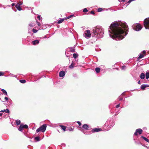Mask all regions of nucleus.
<instances>
[{"label":"nucleus","mask_w":149,"mask_h":149,"mask_svg":"<svg viewBox=\"0 0 149 149\" xmlns=\"http://www.w3.org/2000/svg\"><path fill=\"white\" fill-rule=\"evenodd\" d=\"M110 37L113 39L119 40L123 39L128 32V26L125 22H113L109 28Z\"/></svg>","instance_id":"nucleus-1"},{"label":"nucleus","mask_w":149,"mask_h":149,"mask_svg":"<svg viewBox=\"0 0 149 149\" xmlns=\"http://www.w3.org/2000/svg\"><path fill=\"white\" fill-rule=\"evenodd\" d=\"M104 33L103 29L100 26H97L93 28L91 32L92 37L97 38H100L103 36Z\"/></svg>","instance_id":"nucleus-2"},{"label":"nucleus","mask_w":149,"mask_h":149,"mask_svg":"<svg viewBox=\"0 0 149 149\" xmlns=\"http://www.w3.org/2000/svg\"><path fill=\"white\" fill-rule=\"evenodd\" d=\"M46 125L45 124H43L37 129L36 130V132L37 133H38L39 132L41 131L42 132H44L46 130Z\"/></svg>","instance_id":"nucleus-3"},{"label":"nucleus","mask_w":149,"mask_h":149,"mask_svg":"<svg viewBox=\"0 0 149 149\" xmlns=\"http://www.w3.org/2000/svg\"><path fill=\"white\" fill-rule=\"evenodd\" d=\"M143 24L146 29H149V18H146L144 20Z\"/></svg>","instance_id":"nucleus-4"},{"label":"nucleus","mask_w":149,"mask_h":149,"mask_svg":"<svg viewBox=\"0 0 149 149\" xmlns=\"http://www.w3.org/2000/svg\"><path fill=\"white\" fill-rule=\"evenodd\" d=\"M114 125V123L113 122L112 120L111 119L108 120L105 124V126L107 125V126H109V127L110 128L113 126Z\"/></svg>","instance_id":"nucleus-5"},{"label":"nucleus","mask_w":149,"mask_h":149,"mask_svg":"<svg viewBox=\"0 0 149 149\" xmlns=\"http://www.w3.org/2000/svg\"><path fill=\"white\" fill-rule=\"evenodd\" d=\"M143 130L141 129H138L136 130L135 132H134V135L135 136H137L138 135V133L139 134H141L142 133Z\"/></svg>","instance_id":"nucleus-6"},{"label":"nucleus","mask_w":149,"mask_h":149,"mask_svg":"<svg viewBox=\"0 0 149 149\" xmlns=\"http://www.w3.org/2000/svg\"><path fill=\"white\" fill-rule=\"evenodd\" d=\"M86 33L84 34H85V36L86 37L89 38L91 37V33L90 31L89 30H87L85 31Z\"/></svg>","instance_id":"nucleus-7"},{"label":"nucleus","mask_w":149,"mask_h":149,"mask_svg":"<svg viewBox=\"0 0 149 149\" xmlns=\"http://www.w3.org/2000/svg\"><path fill=\"white\" fill-rule=\"evenodd\" d=\"M142 27L139 24H137L134 29V30L136 31H139L142 29Z\"/></svg>","instance_id":"nucleus-8"},{"label":"nucleus","mask_w":149,"mask_h":149,"mask_svg":"<svg viewBox=\"0 0 149 149\" xmlns=\"http://www.w3.org/2000/svg\"><path fill=\"white\" fill-rule=\"evenodd\" d=\"M102 130L100 128H96L93 129L92 130V132L93 133L97 132Z\"/></svg>","instance_id":"nucleus-9"},{"label":"nucleus","mask_w":149,"mask_h":149,"mask_svg":"<svg viewBox=\"0 0 149 149\" xmlns=\"http://www.w3.org/2000/svg\"><path fill=\"white\" fill-rule=\"evenodd\" d=\"M82 128L86 130H90V128L89 127L88 125L86 124H84L82 126Z\"/></svg>","instance_id":"nucleus-10"},{"label":"nucleus","mask_w":149,"mask_h":149,"mask_svg":"<svg viewBox=\"0 0 149 149\" xmlns=\"http://www.w3.org/2000/svg\"><path fill=\"white\" fill-rule=\"evenodd\" d=\"M65 72L64 71H61L59 73V76L60 77H63L65 75Z\"/></svg>","instance_id":"nucleus-11"},{"label":"nucleus","mask_w":149,"mask_h":149,"mask_svg":"<svg viewBox=\"0 0 149 149\" xmlns=\"http://www.w3.org/2000/svg\"><path fill=\"white\" fill-rule=\"evenodd\" d=\"M147 87H149L148 85L142 84L141 86V88L142 90L143 91L145 90V88Z\"/></svg>","instance_id":"nucleus-12"},{"label":"nucleus","mask_w":149,"mask_h":149,"mask_svg":"<svg viewBox=\"0 0 149 149\" xmlns=\"http://www.w3.org/2000/svg\"><path fill=\"white\" fill-rule=\"evenodd\" d=\"M20 6L18 3L16 4L15 5V8L19 11H21L22 10V8Z\"/></svg>","instance_id":"nucleus-13"},{"label":"nucleus","mask_w":149,"mask_h":149,"mask_svg":"<svg viewBox=\"0 0 149 149\" xmlns=\"http://www.w3.org/2000/svg\"><path fill=\"white\" fill-rule=\"evenodd\" d=\"M32 43L33 45H36L39 43V41L38 40H35L33 41L32 42Z\"/></svg>","instance_id":"nucleus-14"},{"label":"nucleus","mask_w":149,"mask_h":149,"mask_svg":"<svg viewBox=\"0 0 149 149\" xmlns=\"http://www.w3.org/2000/svg\"><path fill=\"white\" fill-rule=\"evenodd\" d=\"M68 49H69V51L71 52H75V49L74 47H68Z\"/></svg>","instance_id":"nucleus-15"},{"label":"nucleus","mask_w":149,"mask_h":149,"mask_svg":"<svg viewBox=\"0 0 149 149\" xmlns=\"http://www.w3.org/2000/svg\"><path fill=\"white\" fill-rule=\"evenodd\" d=\"M140 78L142 79H143L145 77V74L143 73H141L140 76Z\"/></svg>","instance_id":"nucleus-16"},{"label":"nucleus","mask_w":149,"mask_h":149,"mask_svg":"<svg viewBox=\"0 0 149 149\" xmlns=\"http://www.w3.org/2000/svg\"><path fill=\"white\" fill-rule=\"evenodd\" d=\"M60 126L61 127V129L63 130L64 131H65L66 129V126H63V125H60Z\"/></svg>","instance_id":"nucleus-17"},{"label":"nucleus","mask_w":149,"mask_h":149,"mask_svg":"<svg viewBox=\"0 0 149 149\" xmlns=\"http://www.w3.org/2000/svg\"><path fill=\"white\" fill-rule=\"evenodd\" d=\"M141 137L143 139L149 143V140L148 139L142 136H141Z\"/></svg>","instance_id":"nucleus-18"},{"label":"nucleus","mask_w":149,"mask_h":149,"mask_svg":"<svg viewBox=\"0 0 149 149\" xmlns=\"http://www.w3.org/2000/svg\"><path fill=\"white\" fill-rule=\"evenodd\" d=\"M23 128V125L21 124L20 125L19 127L18 128V130L20 131H22V130Z\"/></svg>","instance_id":"nucleus-19"},{"label":"nucleus","mask_w":149,"mask_h":149,"mask_svg":"<svg viewBox=\"0 0 149 149\" xmlns=\"http://www.w3.org/2000/svg\"><path fill=\"white\" fill-rule=\"evenodd\" d=\"M1 90L3 92V93L5 94V95H7V92L5 89H2Z\"/></svg>","instance_id":"nucleus-20"},{"label":"nucleus","mask_w":149,"mask_h":149,"mask_svg":"<svg viewBox=\"0 0 149 149\" xmlns=\"http://www.w3.org/2000/svg\"><path fill=\"white\" fill-rule=\"evenodd\" d=\"M146 79H148L149 78V71L146 72Z\"/></svg>","instance_id":"nucleus-21"},{"label":"nucleus","mask_w":149,"mask_h":149,"mask_svg":"<svg viewBox=\"0 0 149 149\" xmlns=\"http://www.w3.org/2000/svg\"><path fill=\"white\" fill-rule=\"evenodd\" d=\"M95 70L96 73H97L100 72V68H95Z\"/></svg>","instance_id":"nucleus-22"},{"label":"nucleus","mask_w":149,"mask_h":149,"mask_svg":"<svg viewBox=\"0 0 149 149\" xmlns=\"http://www.w3.org/2000/svg\"><path fill=\"white\" fill-rule=\"evenodd\" d=\"M34 140L36 141H40V137L39 136L36 137L34 138Z\"/></svg>","instance_id":"nucleus-23"},{"label":"nucleus","mask_w":149,"mask_h":149,"mask_svg":"<svg viewBox=\"0 0 149 149\" xmlns=\"http://www.w3.org/2000/svg\"><path fill=\"white\" fill-rule=\"evenodd\" d=\"M143 55L141 54H140L139 57L137 58V61H139L141 58H143Z\"/></svg>","instance_id":"nucleus-24"},{"label":"nucleus","mask_w":149,"mask_h":149,"mask_svg":"<svg viewBox=\"0 0 149 149\" xmlns=\"http://www.w3.org/2000/svg\"><path fill=\"white\" fill-rule=\"evenodd\" d=\"M64 20V19H62L59 20L57 23L58 24H60L62 23Z\"/></svg>","instance_id":"nucleus-25"},{"label":"nucleus","mask_w":149,"mask_h":149,"mask_svg":"<svg viewBox=\"0 0 149 149\" xmlns=\"http://www.w3.org/2000/svg\"><path fill=\"white\" fill-rule=\"evenodd\" d=\"M73 57L74 58H76L78 56V55L77 53H74L73 54Z\"/></svg>","instance_id":"nucleus-26"},{"label":"nucleus","mask_w":149,"mask_h":149,"mask_svg":"<svg viewBox=\"0 0 149 149\" xmlns=\"http://www.w3.org/2000/svg\"><path fill=\"white\" fill-rule=\"evenodd\" d=\"M23 0H20L18 2H17V4L18 3L19 5H21L23 4Z\"/></svg>","instance_id":"nucleus-27"},{"label":"nucleus","mask_w":149,"mask_h":149,"mask_svg":"<svg viewBox=\"0 0 149 149\" xmlns=\"http://www.w3.org/2000/svg\"><path fill=\"white\" fill-rule=\"evenodd\" d=\"M73 61L71 63V64L69 66L70 68H72L74 67L75 66V64H73Z\"/></svg>","instance_id":"nucleus-28"},{"label":"nucleus","mask_w":149,"mask_h":149,"mask_svg":"<svg viewBox=\"0 0 149 149\" xmlns=\"http://www.w3.org/2000/svg\"><path fill=\"white\" fill-rule=\"evenodd\" d=\"M84 134H91V132H84L83 131H82Z\"/></svg>","instance_id":"nucleus-29"},{"label":"nucleus","mask_w":149,"mask_h":149,"mask_svg":"<svg viewBox=\"0 0 149 149\" xmlns=\"http://www.w3.org/2000/svg\"><path fill=\"white\" fill-rule=\"evenodd\" d=\"M126 68V67L125 65H123L121 67V69L122 70H125Z\"/></svg>","instance_id":"nucleus-30"},{"label":"nucleus","mask_w":149,"mask_h":149,"mask_svg":"<svg viewBox=\"0 0 149 149\" xmlns=\"http://www.w3.org/2000/svg\"><path fill=\"white\" fill-rule=\"evenodd\" d=\"M19 81L22 83L24 84L26 82V81L24 79H21Z\"/></svg>","instance_id":"nucleus-31"},{"label":"nucleus","mask_w":149,"mask_h":149,"mask_svg":"<svg viewBox=\"0 0 149 149\" xmlns=\"http://www.w3.org/2000/svg\"><path fill=\"white\" fill-rule=\"evenodd\" d=\"M20 123L21 122L20 120H16V124L17 125H19L20 124Z\"/></svg>","instance_id":"nucleus-32"},{"label":"nucleus","mask_w":149,"mask_h":149,"mask_svg":"<svg viewBox=\"0 0 149 149\" xmlns=\"http://www.w3.org/2000/svg\"><path fill=\"white\" fill-rule=\"evenodd\" d=\"M134 140L135 143L136 144H138V145L142 144L140 142H139V141H136L134 139Z\"/></svg>","instance_id":"nucleus-33"},{"label":"nucleus","mask_w":149,"mask_h":149,"mask_svg":"<svg viewBox=\"0 0 149 149\" xmlns=\"http://www.w3.org/2000/svg\"><path fill=\"white\" fill-rule=\"evenodd\" d=\"M73 15H69V16H68V17H66L65 18V19H69L71 17H72Z\"/></svg>","instance_id":"nucleus-34"},{"label":"nucleus","mask_w":149,"mask_h":149,"mask_svg":"<svg viewBox=\"0 0 149 149\" xmlns=\"http://www.w3.org/2000/svg\"><path fill=\"white\" fill-rule=\"evenodd\" d=\"M88 11V10L86 8H84L83 10V12L84 13L87 12Z\"/></svg>","instance_id":"nucleus-35"},{"label":"nucleus","mask_w":149,"mask_h":149,"mask_svg":"<svg viewBox=\"0 0 149 149\" xmlns=\"http://www.w3.org/2000/svg\"><path fill=\"white\" fill-rule=\"evenodd\" d=\"M23 128H24L25 129H27L28 128V126L26 125H23Z\"/></svg>","instance_id":"nucleus-36"},{"label":"nucleus","mask_w":149,"mask_h":149,"mask_svg":"<svg viewBox=\"0 0 149 149\" xmlns=\"http://www.w3.org/2000/svg\"><path fill=\"white\" fill-rule=\"evenodd\" d=\"M37 31H38L37 30H36L35 29H32V31L33 32V33H36L37 32Z\"/></svg>","instance_id":"nucleus-37"},{"label":"nucleus","mask_w":149,"mask_h":149,"mask_svg":"<svg viewBox=\"0 0 149 149\" xmlns=\"http://www.w3.org/2000/svg\"><path fill=\"white\" fill-rule=\"evenodd\" d=\"M102 8H99L97 9V11L98 12H100L102 10Z\"/></svg>","instance_id":"nucleus-38"},{"label":"nucleus","mask_w":149,"mask_h":149,"mask_svg":"<svg viewBox=\"0 0 149 149\" xmlns=\"http://www.w3.org/2000/svg\"><path fill=\"white\" fill-rule=\"evenodd\" d=\"M33 26H34V25L33 24H30L29 25V28L32 27Z\"/></svg>","instance_id":"nucleus-39"},{"label":"nucleus","mask_w":149,"mask_h":149,"mask_svg":"<svg viewBox=\"0 0 149 149\" xmlns=\"http://www.w3.org/2000/svg\"><path fill=\"white\" fill-rule=\"evenodd\" d=\"M5 111L6 113H9L10 111L8 109H6V110L5 109Z\"/></svg>","instance_id":"nucleus-40"},{"label":"nucleus","mask_w":149,"mask_h":149,"mask_svg":"<svg viewBox=\"0 0 149 149\" xmlns=\"http://www.w3.org/2000/svg\"><path fill=\"white\" fill-rule=\"evenodd\" d=\"M4 74V72H0V76H3Z\"/></svg>","instance_id":"nucleus-41"},{"label":"nucleus","mask_w":149,"mask_h":149,"mask_svg":"<svg viewBox=\"0 0 149 149\" xmlns=\"http://www.w3.org/2000/svg\"><path fill=\"white\" fill-rule=\"evenodd\" d=\"M37 18L39 20H40L41 19V16L40 15H38L37 16Z\"/></svg>","instance_id":"nucleus-42"},{"label":"nucleus","mask_w":149,"mask_h":149,"mask_svg":"<svg viewBox=\"0 0 149 149\" xmlns=\"http://www.w3.org/2000/svg\"><path fill=\"white\" fill-rule=\"evenodd\" d=\"M69 130L70 131H72L73 130V129L72 128V127H70L69 128Z\"/></svg>","instance_id":"nucleus-43"},{"label":"nucleus","mask_w":149,"mask_h":149,"mask_svg":"<svg viewBox=\"0 0 149 149\" xmlns=\"http://www.w3.org/2000/svg\"><path fill=\"white\" fill-rule=\"evenodd\" d=\"M77 123L78 124L79 126H80L81 125V123L80 122L78 121L77 122Z\"/></svg>","instance_id":"nucleus-44"},{"label":"nucleus","mask_w":149,"mask_h":149,"mask_svg":"<svg viewBox=\"0 0 149 149\" xmlns=\"http://www.w3.org/2000/svg\"><path fill=\"white\" fill-rule=\"evenodd\" d=\"M91 13L93 15H94L95 14V12L93 11V10L91 11Z\"/></svg>","instance_id":"nucleus-45"},{"label":"nucleus","mask_w":149,"mask_h":149,"mask_svg":"<svg viewBox=\"0 0 149 149\" xmlns=\"http://www.w3.org/2000/svg\"><path fill=\"white\" fill-rule=\"evenodd\" d=\"M142 53L144 54H146V51L145 50H143L142 51Z\"/></svg>","instance_id":"nucleus-46"},{"label":"nucleus","mask_w":149,"mask_h":149,"mask_svg":"<svg viewBox=\"0 0 149 149\" xmlns=\"http://www.w3.org/2000/svg\"><path fill=\"white\" fill-rule=\"evenodd\" d=\"M119 100V101H121L123 100V98L121 97H119L118 98Z\"/></svg>","instance_id":"nucleus-47"},{"label":"nucleus","mask_w":149,"mask_h":149,"mask_svg":"<svg viewBox=\"0 0 149 149\" xmlns=\"http://www.w3.org/2000/svg\"><path fill=\"white\" fill-rule=\"evenodd\" d=\"M15 4L14 3H12L11 5V6H12V7H13V6H15Z\"/></svg>","instance_id":"nucleus-48"},{"label":"nucleus","mask_w":149,"mask_h":149,"mask_svg":"<svg viewBox=\"0 0 149 149\" xmlns=\"http://www.w3.org/2000/svg\"><path fill=\"white\" fill-rule=\"evenodd\" d=\"M119 107H120V104H117L116 106V108H118Z\"/></svg>","instance_id":"nucleus-49"},{"label":"nucleus","mask_w":149,"mask_h":149,"mask_svg":"<svg viewBox=\"0 0 149 149\" xmlns=\"http://www.w3.org/2000/svg\"><path fill=\"white\" fill-rule=\"evenodd\" d=\"M119 1H122V2H125L126 1V0H118Z\"/></svg>","instance_id":"nucleus-50"},{"label":"nucleus","mask_w":149,"mask_h":149,"mask_svg":"<svg viewBox=\"0 0 149 149\" xmlns=\"http://www.w3.org/2000/svg\"><path fill=\"white\" fill-rule=\"evenodd\" d=\"M5 98V100H6V101H7V100H8V97H5V98Z\"/></svg>","instance_id":"nucleus-51"},{"label":"nucleus","mask_w":149,"mask_h":149,"mask_svg":"<svg viewBox=\"0 0 149 149\" xmlns=\"http://www.w3.org/2000/svg\"><path fill=\"white\" fill-rule=\"evenodd\" d=\"M5 111V109H4L3 110H1V111H0V112H4Z\"/></svg>","instance_id":"nucleus-52"},{"label":"nucleus","mask_w":149,"mask_h":149,"mask_svg":"<svg viewBox=\"0 0 149 149\" xmlns=\"http://www.w3.org/2000/svg\"><path fill=\"white\" fill-rule=\"evenodd\" d=\"M131 2V1L130 0H129L127 2V3L129 4Z\"/></svg>","instance_id":"nucleus-53"},{"label":"nucleus","mask_w":149,"mask_h":149,"mask_svg":"<svg viewBox=\"0 0 149 149\" xmlns=\"http://www.w3.org/2000/svg\"><path fill=\"white\" fill-rule=\"evenodd\" d=\"M47 38L46 36V35H45V36L43 37V38Z\"/></svg>","instance_id":"nucleus-54"},{"label":"nucleus","mask_w":149,"mask_h":149,"mask_svg":"<svg viewBox=\"0 0 149 149\" xmlns=\"http://www.w3.org/2000/svg\"><path fill=\"white\" fill-rule=\"evenodd\" d=\"M138 83L139 84H141V82H140V81H138Z\"/></svg>","instance_id":"nucleus-55"},{"label":"nucleus","mask_w":149,"mask_h":149,"mask_svg":"<svg viewBox=\"0 0 149 149\" xmlns=\"http://www.w3.org/2000/svg\"><path fill=\"white\" fill-rule=\"evenodd\" d=\"M3 114V113L0 112V116H1Z\"/></svg>","instance_id":"nucleus-56"},{"label":"nucleus","mask_w":149,"mask_h":149,"mask_svg":"<svg viewBox=\"0 0 149 149\" xmlns=\"http://www.w3.org/2000/svg\"><path fill=\"white\" fill-rule=\"evenodd\" d=\"M145 147L149 149V147H147V146H145Z\"/></svg>","instance_id":"nucleus-57"},{"label":"nucleus","mask_w":149,"mask_h":149,"mask_svg":"<svg viewBox=\"0 0 149 149\" xmlns=\"http://www.w3.org/2000/svg\"><path fill=\"white\" fill-rule=\"evenodd\" d=\"M1 4H0V7L1 6Z\"/></svg>","instance_id":"nucleus-58"},{"label":"nucleus","mask_w":149,"mask_h":149,"mask_svg":"<svg viewBox=\"0 0 149 149\" xmlns=\"http://www.w3.org/2000/svg\"><path fill=\"white\" fill-rule=\"evenodd\" d=\"M148 86H149V85H148Z\"/></svg>","instance_id":"nucleus-59"}]
</instances>
